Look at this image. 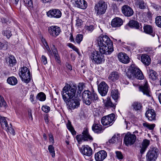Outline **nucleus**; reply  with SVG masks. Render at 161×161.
<instances>
[{
  "label": "nucleus",
  "instance_id": "nucleus-57",
  "mask_svg": "<svg viewBox=\"0 0 161 161\" xmlns=\"http://www.w3.org/2000/svg\"><path fill=\"white\" fill-rule=\"evenodd\" d=\"M54 56L55 58V59L57 62L59 64L60 63L61 61L60 60V58L58 53L57 54H56L54 55Z\"/></svg>",
  "mask_w": 161,
  "mask_h": 161
},
{
  "label": "nucleus",
  "instance_id": "nucleus-37",
  "mask_svg": "<svg viewBox=\"0 0 161 161\" xmlns=\"http://www.w3.org/2000/svg\"><path fill=\"white\" fill-rule=\"evenodd\" d=\"M67 129L71 132L73 135H75L76 131L75 130L73 127L72 125L71 122L68 120L66 124Z\"/></svg>",
  "mask_w": 161,
  "mask_h": 161
},
{
  "label": "nucleus",
  "instance_id": "nucleus-64",
  "mask_svg": "<svg viewBox=\"0 0 161 161\" xmlns=\"http://www.w3.org/2000/svg\"><path fill=\"white\" fill-rule=\"evenodd\" d=\"M146 148L142 146V147L140 150V152L141 153H143L145 151Z\"/></svg>",
  "mask_w": 161,
  "mask_h": 161
},
{
  "label": "nucleus",
  "instance_id": "nucleus-8",
  "mask_svg": "<svg viewBox=\"0 0 161 161\" xmlns=\"http://www.w3.org/2000/svg\"><path fill=\"white\" fill-rule=\"evenodd\" d=\"M107 8V5L103 1H100L95 5L94 9L98 15L104 14Z\"/></svg>",
  "mask_w": 161,
  "mask_h": 161
},
{
  "label": "nucleus",
  "instance_id": "nucleus-46",
  "mask_svg": "<svg viewBox=\"0 0 161 161\" xmlns=\"http://www.w3.org/2000/svg\"><path fill=\"white\" fill-rule=\"evenodd\" d=\"M155 24L158 27L161 28V16H157L155 18Z\"/></svg>",
  "mask_w": 161,
  "mask_h": 161
},
{
  "label": "nucleus",
  "instance_id": "nucleus-49",
  "mask_svg": "<svg viewBox=\"0 0 161 161\" xmlns=\"http://www.w3.org/2000/svg\"><path fill=\"white\" fill-rule=\"evenodd\" d=\"M116 157L118 159L121 161L124 158V156L122 153L119 151H117L115 152Z\"/></svg>",
  "mask_w": 161,
  "mask_h": 161
},
{
  "label": "nucleus",
  "instance_id": "nucleus-21",
  "mask_svg": "<svg viewBox=\"0 0 161 161\" xmlns=\"http://www.w3.org/2000/svg\"><path fill=\"white\" fill-rule=\"evenodd\" d=\"M146 117L149 121H152L156 119L155 111L153 109L148 110L145 113Z\"/></svg>",
  "mask_w": 161,
  "mask_h": 161
},
{
  "label": "nucleus",
  "instance_id": "nucleus-26",
  "mask_svg": "<svg viewBox=\"0 0 161 161\" xmlns=\"http://www.w3.org/2000/svg\"><path fill=\"white\" fill-rule=\"evenodd\" d=\"M96 25L93 23L87 22L85 25L84 29L88 33H91L96 28Z\"/></svg>",
  "mask_w": 161,
  "mask_h": 161
},
{
  "label": "nucleus",
  "instance_id": "nucleus-43",
  "mask_svg": "<svg viewBox=\"0 0 161 161\" xmlns=\"http://www.w3.org/2000/svg\"><path fill=\"white\" fill-rule=\"evenodd\" d=\"M83 38V36L81 34H77L75 38V42L78 44H80V42L82 40Z\"/></svg>",
  "mask_w": 161,
  "mask_h": 161
},
{
  "label": "nucleus",
  "instance_id": "nucleus-42",
  "mask_svg": "<svg viewBox=\"0 0 161 161\" xmlns=\"http://www.w3.org/2000/svg\"><path fill=\"white\" fill-rule=\"evenodd\" d=\"M7 127H5L4 129L6 130L8 132H9L11 134L14 135L15 134V132L14 129L12 128V126L11 124H10L9 126L8 124V126H6Z\"/></svg>",
  "mask_w": 161,
  "mask_h": 161
},
{
  "label": "nucleus",
  "instance_id": "nucleus-1",
  "mask_svg": "<svg viewBox=\"0 0 161 161\" xmlns=\"http://www.w3.org/2000/svg\"><path fill=\"white\" fill-rule=\"evenodd\" d=\"M76 89V86L67 84L64 87L61 92L63 99L71 110L78 108L80 105V100L78 97H75H75Z\"/></svg>",
  "mask_w": 161,
  "mask_h": 161
},
{
  "label": "nucleus",
  "instance_id": "nucleus-55",
  "mask_svg": "<svg viewBox=\"0 0 161 161\" xmlns=\"http://www.w3.org/2000/svg\"><path fill=\"white\" fill-rule=\"evenodd\" d=\"M41 62L44 65L47 64V58L44 55H42V56Z\"/></svg>",
  "mask_w": 161,
  "mask_h": 161
},
{
  "label": "nucleus",
  "instance_id": "nucleus-14",
  "mask_svg": "<svg viewBox=\"0 0 161 161\" xmlns=\"http://www.w3.org/2000/svg\"><path fill=\"white\" fill-rule=\"evenodd\" d=\"M140 69L134 65H132L130 67L126 73L127 76L130 79L132 77L134 78L136 76L137 72Z\"/></svg>",
  "mask_w": 161,
  "mask_h": 161
},
{
  "label": "nucleus",
  "instance_id": "nucleus-15",
  "mask_svg": "<svg viewBox=\"0 0 161 161\" xmlns=\"http://www.w3.org/2000/svg\"><path fill=\"white\" fill-rule=\"evenodd\" d=\"M103 102L104 104V107L107 109L112 108L115 109L116 105V103H113L110 97H108L106 99H103Z\"/></svg>",
  "mask_w": 161,
  "mask_h": 161
},
{
  "label": "nucleus",
  "instance_id": "nucleus-22",
  "mask_svg": "<svg viewBox=\"0 0 161 161\" xmlns=\"http://www.w3.org/2000/svg\"><path fill=\"white\" fill-rule=\"evenodd\" d=\"M118 57L119 61L123 63L127 64L129 62V58L125 53H119Z\"/></svg>",
  "mask_w": 161,
  "mask_h": 161
},
{
  "label": "nucleus",
  "instance_id": "nucleus-48",
  "mask_svg": "<svg viewBox=\"0 0 161 161\" xmlns=\"http://www.w3.org/2000/svg\"><path fill=\"white\" fill-rule=\"evenodd\" d=\"M48 149L49 152L51 153L53 157H54L55 156L54 148L52 145H50L48 146Z\"/></svg>",
  "mask_w": 161,
  "mask_h": 161
},
{
  "label": "nucleus",
  "instance_id": "nucleus-45",
  "mask_svg": "<svg viewBox=\"0 0 161 161\" xmlns=\"http://www.w3.org/2000/svg\"><path fill=\"white\" fill-rule=\"evenodd\" d=\"M143 126L146 127L150 130H153L155 127V124H149L147 122H144L142 124Z\"/></svg>",
  "mask_w": 161,
  "mask_h": 161
},
{
  "label": "nucleus",
  "instance_id": "nucleus-41",
  "mask_svg": "<svg viewBox=\"0 0 161 161\" xmlns=\"http://www.w3.org/2000/svg\"><path fill=\"white\" fill-rule=\"evenodd\" d=\"M3 35L6 36L7 38L9 39L12 35L11 33L9 28H8L5 30L2 31Z\"/></svg>",
  "mask_w": 161,
  "mask_h": 161
},
{
  "label": "nucleus",
  "instance_id": "nucleus-44",
  "mask_svg": "<svg viewBox=\"0 0 161 161\" xmlns=\"http://www.w3.org/2000/svg\"><path fill=\"white\" fill-rule=\"evenodd\" d=\"M8 42H0V49L6 50L8 47Z\"/></svg>",
  "mask_w": 161,
  "mask_h": 161
},
{
  "label": "nucleus",
  "instance_id": "nucleus-39",
  "mask_svg": "<svg viewBox=\"0 0 161 161\" xmlns=\"http://www.w3.org/2000/svg\"><path fill=\"white\" fill-rule=\"evenodd\" d=\"M136 3L141 9H144L146 8V4L143 0H137Z\"/></svg>",
  "mask_w": 161,
  "mask_h": 161
},
{
  "label": "nucleus",
  "instance_id": "nucleus-53",
  "mask_svg": "<svg viewBox=\"0 0 161 161\" xmlns=\"http://www.w3.org/2000/svg\"><path fill=\"white\" fill-rule=\"evenodd\" d=\"M68 46L75 51L76 52H78V49L73 44L71 43H69L68 44Z\"/></svg>",
  "mask_w": 161,
  "mask_h": 161
},
{
  "label": "nucleus",
  "instance_id": "nucleus-32",
  "mask_svg": "<svg viewBox=\"0 0 161 161\" xmlns=\"http://www.w3.org/2000/svg\"><path fill=\"white\" fill-rule=\"evenodd\" d=\"M144 31L146 33L150 34L152 36H154L155 34L153 33V28L150 25H147L144 27Z\"/></svg>",
  "mask_w": 161,
  "mask_h": 161
},
{
  "label": "nucleus",
  "instance_id": "nucleus-29",
  "mask_svg": "<svg viewBox=\"0 0 161 161\" xmlns=\"http://www.w3.org/2000/svg\"><path fill=\"white\" fill-rule=\"evenodd\" d=\"M119 77V75L118 72L115 71L113 72L109 75L108 79L110 81L114 82L118 79Z\"/></svg>",
  "mask_w": 161,
  "mask_h": 161
},
{
  "label": "nucleus",
  "instance_id": "nucleus-24",
  "mask_svg": "<svg viewBox=\"0 0 161 161\" xmlns=\"http://www.w3.org/2000/svg\"><path fill=\"white\" fill-rule=\"evenodd\" d=\"M123 23V21L119 17H116L112 19L111 25L114 27H119Z\"/></svg>",
  "mask_w": 161,
  "mask_h": 161
},
{
  "label": "nucleus",
  "instance_id": "nucleus-47",
  "mask_svg": "<svg viewBox=\"0 0 161 161\" xmlns=\"http://www.w3.org/2000/svg\"><path fill=\"white\" fill-rule=\"evenodd\" d=\"M143 75L142 72L140 69H139V71L137 72V73L136 75V76H134V77L140 80L143 79Z\"/></svg>",
  "mask_w": 161,
  "mask_h": 161
},
{
  "label": "nucleus",
  "instance_id": "nucleus-11",
  "mask_svg": "<svg viewBox=\"0 0 161 161\" xmlns=\"http://www.w3.org/2000/svg\"><path fill=\"white\" fill-rule=\"evenodd\" d=\"M62 14L61 12L58 9H52L47 12V16L52 18H59L61 17Z\"/></svg>",
  "mask_w": 161,
  "mask_h": 161
},
{
  "label": "nucleus",
  "instance_id": "nucleus-36",
  "mask_svg": "<svg viewBox=\"0 0 161 161\" xmlns=\"http://www.w3.org/2000/svg\"><path fill=\"white\" fill-rule=\"evenodd\" d=\"M25 5L29 9H31L33 8L32 0H23Z\"/></svg>",
  "mask_w": 161,
  "mask_h": 161
},
{
  "label": "nucleus",
  "instance_id": "nucleus-25",
  "mask_svg": "<svg viewBox=\"0 0 161 161\" xmlns=\"http://www.w3.org/2000/svg\"><path fill=\"white\" fill-rule=\"evenodd\" d=\"M141 61L145 65L148 66L151 63V59L147 55L143 54H141Z\"/></svg>",
  "mask_w": 161,
  "mask_h": 161
},
{
  "label": "nucleus",
  "instance_id": "nucleus-34",
  "mask_svg": "<svg viewBox=\"0 0 161 161\" xmlns=\"http://www.w3.org/2000/svg\"><path fill=\"white\" fill-rule=\"evenodd\" d=\"M7 82L11 85H15L18 82L16 78L14 76H11L8 78L7 79Z\"/></svg>",
  "mask_w": 161,
  "mask_h": 161
},
{
  "label": "nucleus",
  "instance_id": "nucleus-18",
  "mask_svg": "<svg viewBox=\"0 0 161 161\" xmlns=\"http://www.w3.org/2000/svg\"><path fill=\"white\" fill-rule=\"evenodd\" d=\"M121 10L122 13L126 16H131L134 14V11L132 8L128 5L123 6Z\"/></svg>",
  "mask_w": 161,
  "mask_h": 161
},
{
  "label": "nucleus",
  "instance_id": "nucleus-59",
  "mask_svg": "<svg viewBox=\"0 0 161 161\" xmlns=\"http://www.w3.org/2000/svg\"><path fill=\"white\" fill-rule=\"evenodd\" d=\"M6 104V103L4 101L0 99V107H2L3 106H5Z\"/></svg>",
  "mask_w": 161,
  "mask_h": 161
},
{
  "label": "nucleus",
  "instance_id": "nucleus-6",
  "mask_svg": "<svg viewBox=\"0 0 161 161\" xmlns=\"http://www.w3.org/2000/svg\"><path fill=\"white\" fill-rule=\"evenodd\" d=\"M159 152V149L157 147H151L147 154V161H155L158 157Z\"/></svg>",
  "mask_w": 161,
  "mask_h": 161
},
{
  "label": "nucleus",
  "instance_id": "nucleus-5",
  "mask_svg": "<svg viewBox=\"0 0 161 161\" xmlns=\"http://www.w3.org/2000/svg\"><path fill=\"white\" fill-rule=\"evenodd\" d=\"M19 75L23 81L26 83L31 80L30 72L26 67H23L19 70Z\"/></svg>",
  "mask_w": 161,
  "mask_h": 161
},
{
  "label": "nucleus",
  "instance_id": "nucleus-7",
  "mask_svg": "<svg viewBox=\"0 0 161 161\" xmlns=\"http://www.w3.org/2000/svg\"><path fill=\"white\" fill-rule=\"evenodd\" d=\"M75 138L79 144H80L83 141L93 140L92 137L89 135L87 129L83 131L82 135H77Z\"/></svg>",
  "mask_w": 161,
  "mask_h": 161
},
{
  "label": "nucleus",
  "instance_id": "nucleus-12",
  "mask_svg": "<svg viewBox=\"0 0 161 161\" xmlns=\"http://www.w3.org/2000/svg\"><path fill=\"white\" fill-rule=\"evenodd\" d=\"M48 31L51 36L56 37L61 32V30L57 26L52 25L48 27Z\"/></svg>",
  "mask_w": 161,
  "mask_h": 161
},
{
  "label": "nucleus",
  "instance_id": "nucleus-2",
  "mask_svg": "<svg viewBox=\"0 0 161 161\" xmlns=\"http://www.w3.org/2000/svg\"><path fill=\"white\" fill-rule=\"evenodd\" d=\"M97 42L100 52L105 54H110L114 51L113 42L108 36L101 35L97 38Z\"/></svg>",
  "mask_w": 161,
  "mask_h": 161
},
{
  "label": "nucleus",
  "instance_id": "nucleus-63",
  "mask_svg": "<svg viewBox=\"0 0 161 161\" xmlns=\"http://www.w3.org/2000/svg\"><path fill=\"white\" fill-rule=\"evenodd\" d=\"M152 6L154 8L158 10L159 9V6L155 3H153Z\"/></svg>",
  "mask_w": 161,
  "mask_h": 161
},
{
  "label": "nucleus",
  "instance_id": "nucleus-9",
  "mask_svg": "<svg viewBox=\"0 0 161 161\" xmlns=\"http://www.w3.org/2000/svg\"><path fill=\"white\" fill-rule=\"evenodd\" d=\"M115 115L112 113L102 117L101 119L102 124L105 126H108L111 125L114 121Z\"/></svg>",
  "mask_w": 161,
  "mask_h": 161
},
{
  "label": "nucleus",
  "instance_id": "nucleus-27",
  "mask_svg": "<svg viewBox=\"0 0 161 161\" xmlns=\"http://www.w3.org/2000/svg\"><path fill=\"white\" fill-rule=\"evenodd\" d=\"M122 141V139L119 134H115L111 139L109 140L108 142L111 144H114L116 142H119Z\"/></svg>",
  "mask_w": 161,
  "mask_h": 161
},
{
  "label": "nucleus",
  "instance_id": "nucleus-54",
  "mask_svg": "<svg viewBox=\"0 0 161 161\" xmlns=\"http://www.w3.org/2000/svg\"><path fill=\"white\" fill-rule=\"evenodd\" d=\"M82 24V20L79 19H78L76 20V26L77 27L80 26Z\"/></svg>",
  "mask_w": 161,
  "mask_h": 161
},
{
  "label": "nucleus",
  "instance_id": "nucleus-60",
  "mask_svg": "<svg viewBox=\"0 0 161 161\" xmlns=\"http://www.w3.org/2000/svg\"><path fill=\"white\" fill-rule=\"evenodd\" d=\"M43 3L46 4L48 3H50L52 0H41Z\"/></svg>",
  "mask_w": 161,
  "mask_h": 161
},
{
  "label": "nucleus",
  "instance_id": "nucleus-40",
  "mask_svg": "<svg viewBox=\"0 0 161 161\" xmlns=\"http://www.w3.org/2000/svg\"><path fill=\"white\" fill-rule=\"evenodd\" d=\"M0 123L2 127L3 128L8 126V124L5 117L0 116Z\"/></svg>",
  "mask_w": 161,
  "mask_h": 161
},
{
  "label": "nucleus",
  "instance_id": "nucleus-30",
  "mask_svg": "<svg viewBox=\"0 0 161 161\" xmlns=\"http://www.w3.org/2000/svg\"><path fill=\"white\" fill-rule=\"evenodd\" d=\"M129 26L131 28L136 29L140 30L142 29V27H140L139 23L136 21L132 20H130L129 23Z\"/></svg>",
  "mask_w": 161,
  "mask_h": 161
},
{
  "label": "nucleus",
  "instance_id": "nucleus-10",
  "mask_svg": "<svg viewBox=\"0 0 161 161\" xmlns=\"http://www.w3.org/2000/svg\"><path fill=\"white\" fill-rule=\"evenodd\" d=\"M136 139V136L134 134L130 132H127L125 135L124 142L125 145L127 146L133 144Z\"/></svg>",
  "mask_w": 161,
  "mask_h": 161
},
{
  "label": "nucleus",
  "instance_id": "nucleus-51",
  "mask_svg": "<svg viewBox=\"0 0 161 161\" xmlns=\"http://www.w3.org/2000/svg\"><path fill=\"white\" fill-rule=\"evenodd\" d=\"M42 110L45 113H48L50 110V108L49 107L47 106H43L42 108Z\"/></svg>",
  "mask_w": 161,
  "mask_h": 161
},
{
  "label": "nucleus",
  "instance_id": "nucleus-4",
  "mask_svg": "<svg viewBox=\"0 0 161 161\" xmlns=\"http://www.w3.org/2000/svg\"><path fill=\"white\" fill-rule=\"evenodd\" d=\"M99 51H92L89 54L90 59L92 63L97 64H100L104 63L105 61L104 53Z\"/></svg>",
  "mask_w": 161,
  "mask_h": 161
},
{
  "label": "nucleus",
  "instance_id": "nucleus-50",
  "mask_svg": "<svg viewBox=\"0 0 161 161\" xmlns=\"http://www.w3.org/2000/svg\"><path fill=\"white\" fill-rule=\"evenodd\" d=\"M51 48L52 52L54 55L56 54H58V52L57 49L55 47L54 45H53L51 47Z\"/></svg>",
  "mask_w": 161,
  "mask_h": 161
},
{
  "label": "nucleus",
  "instance_id": "nucleus-16",
  "mask_svg": "<svg viewBox=\"0 0 161 161\" xmlns=\"http://www.w3.org/2000/svg\"><path fill=\"white\" fill-rule=\"evenodd\" d=\"M92 130L97 133H100L103 131L102 125L100 124L99 120L95 119L92 127Z\"/></svg>",
  "mask_w": 161,
  "mask_h": 161
},
{
  "label": "nucleus",
  "instance_id": "nucleus-28",
  "mask_svg": "<svg viewBox=\"0 0 161 161\" xmlns=\"http://www.w3.org/2000/svg\"><path fill=\"white\" fill-rule=\"evenodd\" d=\"M115 86V84L112 85L111 95L114 99L116 100L119 97V93L118 89L114 88Z\"/></svg>",
  "mask_w": 161,
  "mask_h": 161
},
{
  "label": "nucleus",
  "instance_id": "nucleus-35",
  "mask_svg": "<svg viewBox=\"0 0 161 161\" xmlns=\"http://www.w3.org/2000/svg\"><path fill=\"white\" fill-rule=\"evenodd\" d=\"M131 107L135 111H138L141 109L142 106L140 103L138 102H135L132 103Z\"/></svg>",
  "mask_w": 161,
  "mask_h": 161
},
{
  "label": "nucleus",
  "instance_id": "nucleus-19",
  "mask_svg": "<svg viewBox=\"0 0 161 161\" xmlns=\"http://www.w3.org/2000/svg\"><path fill=\"white\" fill-rule=\"evenodd\" d=\"M140 90L142 92L144 95L149 97L150 96V88L147 80H144V83L143 85L139 87Z\"/></svg>",
  "mask_w": 161,
  "mask_h": 161
},
{
  "label": "nucleus",
  "instance_id": "nucleus-33",
  "mask_svg": "<svg viewBox=\"0 0 161 161\" xmlns=\"http://www.w3.org/2000/svg\"><path fill=\"white\" fill-rule=\"evenodd\" d=\"M8 65L10 67L15 66L16 63V60L15 57L12 55H10L8 58Z\"/></svg>",
  "mask_w": 161,
  "mask_h": 161
},
{
  "label": "nucleus",
  "instance_id": "nucleus-31",
  "mask_svg": "<svg viewBox=\"0 0 161 161\" xmlns=\"http://www.w3.org/2000/svg\"><path fill=\"white\" fill-rule=\"evenodd\" d=\"M149 78L153 80L158 79V75L156 72L153 70L149 69L148 73Z\"/></svg>",
  "mask_w": 161,
  "mask_h": 161
},
{
  "label": "nucleus",
  "instance_id": "nucleus-58",
  "mask_svg": "<svg viewBox=\"0 0 161 161\" xmlns=\"http://www.w3.org/2000/svg\"><path fill=\"white\" fill-rule=\"evenodd\" d=\"M49 136L50 138V141L52 143H53L54 142V140L53 139V135L51 134H49Z\"/></svg>",
  "mask_w": 161,
  "mask_h": 161
},
{
  "label": "nucleus",
  "instance_id": "nucleus-62",
  "mask_svg": "<svg viewBox=\"0 0 161 161\" xmlns=\"http://www.w3.org/2000/svg\"><path fill=\"white\" fill-rule=\"evenodd\" d=\"M28 115L29 119H31V120H33V117L32 116L31 111H29L28 112Z\"/></svg>",
  "mask_w": 161,
  "mask_h": 161
},
{
  "label": "nucleus",
  "instance_id": "nucleus-13",
  "mask_svg": "<svg viewBox=\"0 0 161 161\" xmlns=\"http://www.w3.org/2000/svg\"><path fill=\"white\" fill-rule=\"evenodd\" d=\"M98 90L102 96H105L108 90V86L105 82L102 81L98 85Z\"/></svg>",
  "mask_w": 161,
  "mask_h": 161
},
{
  "label": "nucleus",
  "instance_id": "nucleus-20",
  "mask_svg": "<svg viewBox=\"0 0 161 161\" xmlns=\"http://www.w3.org/2000/svg\"><path fill=\"white\" fill-rule=\"evenodd\" d=\"M107 156L106 152L104 150H101L95 154V158L96 161H103Z\"/></svg>",
  "mask_w": 161,
  "mask_h": 161
},
{
  "label": "nucleus",
  "instance_id": "nucleus-3",
  "mask_svg": "<svg viewBox=\"0 0 161 161\" xmlns=\"http://www.w3.org/2000/svg\"><path fill=\"white\" fill-rule=\"evenodd\" d=\"M82 98L83 102L87 105H90L92 102L96 103L99 99L93 90L92 92L88 90H85L82 93Z\"/></svg>",
  "mask_w": 161,
  "mask_h": 161
},
{
  "label": "nucleus",
  "instance_id": "nucleus-52",
  "mask_svg": "<svg viewBox=\"0 0 161 161\" xmlns=\"http://www.w3.org/2000/svg\"><path fill=\"white\" fill-rule=\"evenodd\" d=\"M150 141L149 140L145 139L143 141L142 144V146L147 148L149 145Z\"/></svg>",
  "mask_w": 161,
  "mask_h": 161
},
{
  "label": "nucleus",
  "instance_id": "nucleus-17",
  "mask_svg": "<svg viewBox=\"0 0 161 161\" xmlns=\"http://www.w3.org/2000/svg\"><path fill=\"white\" fill-rule=\"evenodd\" d=\"M80 151L84 155L90 156L92 153V149L88 145H83L80 148Z\"/></svg>",
  "mask_w": 161,
  "mask_h": 161
},
{
  "label": "nucleus",
  "instance_id": "nucleus-61",
  "mask_svg": "<svg viewBox=\"0 0 161 161\" xmlns=\"http://www.w3.org/2000/svg\"><path fill=\"white\" fill-rule=\"evenodd\" d=\"M44 119L45 121V122L47 124H48V117L47 114L45 115L44 116Z\"/></svg>",
  "mask_w": 161,
  "mask_h": 161
},
{
  "label": "nucleus",
  "instance_id": "nucleus-38",
  "mask_svg": "<svg viewBox=\"0 0 161 161\" xmlns=\"http://www.w3.org/2000/svg\"><path fill=\"white\" fill-rule=\"evenodd\" d=\"M36 98L37 99L41 101H44L46 100V96L44 93L40 92L38 94Z\"/></svg>",
  "mask_w": 161,
  "mask_h": 161
},
{
  "label": "nucleus",
  "instance_id": "nucleus-23",
  "mask_svg": "<svg viewBox=\"0 0 161 161\" xmlns=\"http://www.w3.org/2000/svg\"><path fill=\"white\" fill-rule=\"evenodd\" d=\"M75 6L82 9H86L87 6V3L84 0H75Z\"/></svg>",
  "mask_w": 161,
  "mask_h": 161
},
{
  "label": "nucleus",
  "instance_id": "nucleus-56",
  "mask_svg": "<svg viewBox=\"0 0 161 161\" xmlns=\"http://www.w3.org/2000/svg\"><path fill=\"white\" fill-rule=\"evenodd\" d=\"M84 86L83 83H80L79 85L78 86V92H81V91L83 90Z\"/></svg>",
  "mask_w": 161,
  "mask_h": 161
}]
</instances>
